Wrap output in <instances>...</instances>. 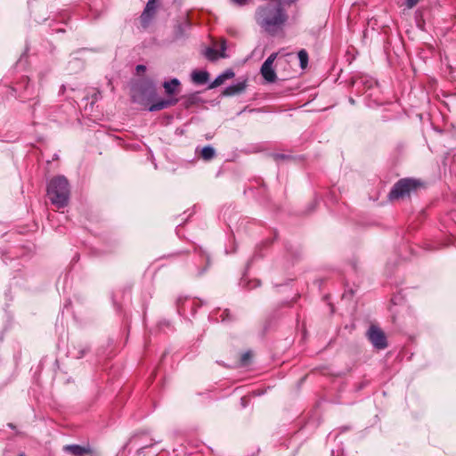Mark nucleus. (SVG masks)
Listing matches in <instances>:
<instances>
[{
	"instance_id": "obj_1",
	"label": "nucleus",
	"mask_w": 456,
	"mask_h": 456,
	"mask_svg": "<svg viewBox=\"0 0 456 456\" xmlns=\"http://www.w3.org/2000/svg\"><path fill=\"white\" fill-rule=\"evenodd\" d=\"M46 195L50 202L58 209L64 208L69 203L70 185L64 175L53 177L46 186Z\"/></svg>"
},
{
	"instance_id": "obj_4",
	"label": "nucleus",
	"mask_w": 456,
	"mask_h": 456,
	"mask_svg": "<svg viewBox=\"0 0 456 456\" xmlns=\"http://www.w3.org/2000/svg\"><path fill=\"white\" fill-rule=\"evenodd\" d=\"M419 184V182L413 179H402L397 182L391 190L389 199L394 200L406 197L410 195V193L415 190Z\"/></svg>"
},
{
	"instance_id": "obj_3",
	"label": "nucleus",
	"mask_w": 456,
	"mask_h": 456,
	"mask_svg": "<svg viewBox=\"0 0 456 456\" xmlns=\"http://www.w3.org/2000/svg\"><path fill=\"white\" fill-rule=\"evenodd\" d=\"M256 19L262 27L280 26L284 24L287 15L282 8L267 5L258 9Z\"/></svg>"
},
{
	"instance_id": "obj_5",
	"label": "nucleus",
	"mask_w": 456,
	"mask_h": 456,
	"mask_svg": "<svg viewBox=\"0 0 456 456\" xmlns=\"http://www.w3.org/2000/svg\"><path fill=\"white\" fill-rule=\"evenodd\" d=\"M160 0H149L140 16V21L142 27H147L154 19L157 10L159 6Z\"/></svg>"
},
{
	"instance_id": "obj_24",
	"label": "nucleus",
	"mask_w": 456,
	"mask_h": 456,
	"mask_svg": "<svg viewBox=\"0 0 456 456\" xmlns=\"http://www.w3.org/2000/svg\"><path fill=\"white\" fill-rule=\"evenodd\" d=\"M205 271H206V268L200 269V270L198 271V273H197V274H198V275H201V274H203V273H204V272H205Z\"/></svg>"
},
{
	"instance_id": "obj_12",
	"label": "nucleus",
	"mask_w": 456,
	"mask_h": 456,
	"mask_svg": "<svg viewBox=\"0 0 456 456\" xmlns=\"http://www.w3.org/2000/svg\"><path fill=\"white\" fill-rule=\"evenodd\" d=\"M246 88V82H238L237 84L227 86L223 94L227 96H232L237 94L241 93Z\"/></svg>"
},
{
	"instance_id": "obj_8",
	"label": "nucleus",
	"mask_w": 456,
	"mask_h": 456,
	"mask_svg": "<svg viewBox=\"0 0 456 456\" xmlns=\"http://www.w3.org/2000/svg\"><path fill=\"white\" fill-rule=\"evenodd\" d=\"M179 101H181V105L186 110H189L201 102L199 93H192L190 94L183 95L179 98Z\"/></svg>"
},
{
	"instance_id": "obj_27",
	"label": "nucleus",
	"mask_w": 456,
	"mask_h": 456,
	"mask_svg": "<svg viewBox=\"0 0 456 456\" xmlns=\"http://www.w3.org/2000/svg\"><path fill=\"white\" fill-rule=\"evenodd\" d=\"M8 427L11 428L12 429L15 428V426L12 423H9Z\"/></svg>"
},
{
	"instance_id": "obj_16",
	"label": "nucleus",
	"mask_w": 456,
	"mask_h": 456,
	"mask_svg": "<svg viewBox=\"0 0 456 456\" xmlns=\"http://www.w3.org/2000/svg\"><path fill=\"white\" fill-rule=\"evenodd\" d=\"M298 60L300 62V67L302 69L306 68L308 64V54L305 50H300L297 53Z\"/></svg>"
},
{
	"instance_id": "obj_22",
	"label": "nucleus",
	"mask_w": 456,
	"mask_h": 456,
	"mask_svg": "<svg viewBox=\"0 0 456 456\" xmlns=\"http://www.w3.org/2000/svg\"><path fill=\"white\" fill-rule=\"evenodd\" d=\"M419 0H405L408 8L414 7Z\"/></svg>"
},
{
	"instance_id": "obj_25",
	"label": "nucleus",
	"mask_w": 456,
	"mask_h": 456,
	"mask_svg": "<svg viewBox=\"0 0 456 456\" xmlns=\"http://www.w3.org/2000/svg\"><path fill=\"white\" fill-rule=\"evenodd\" d=\"M241 404H242L243 407L246 406V398L245 397L241 398Z\"/></svg>"
},
{
	"instance_id": "obj_23",
	"label": "nucleus",
	"mask_w": 456,
	"mask_h": 456,
	"mask_svg": "<svg viewBox=\"0 0 456 456\" xmlns=\"http://www.w3.org/2000/svg\"><path fill=\"white\" fill-rule=\"evenodd\" d=\"M145 70H146V67L144 65L140 64V65L136 66V71L138 74L143 73Z\"/></svg>"
},
{
	"instance_id": "obj_21",
	"label": "nucleus",
	"mask_w": 456,
	"mask_h": 456,
	"mask_svg": "<svg viewBox=\"0 0 456 456\" xmlns=\"http://www.w3.org/2000/svg\"><path fill=\"white\" fill-rule=\"evenodd\" d=\"M289 156L288 155H285V154H280V153H275L273 154V159L276 160V161H279L281 159H288Z\"/></svg>"
},
{
	"instance_id": "obj_26",
	"label": "nucleus",
	"mask_w": 456,
	"mask_h": 456,
	"mask_svg": "<svg viewBox=\"0 0 456 456\" xmlns=\"http://www.w3.org/2000/svg\"><path fill=\"white\" fill-rule=\"evenodd\" d=\"M296 0H285L288 4L294 3Z\"/></svg>"
},
{
	"instance_id": "obj_10",
	"label": "nucleus",
	"mask_w": 456,
	"mask_h": 456,
	"mask_svg": "<svg viewBox=\"0 0 456 456\" xmlns=\"http://www.w3.org/2000/svg\"><path fill=\"white\" fill-rule=\"evenodd\" d=\"M191 81L196 85H204L209 79V74L206 70H193L191 74Z\"/></svg>"
},
{
	"instance_id": "obj_11",
	"label": "nucleus",
	"mask_w": 456,
	"mask_h": 456,
	"mask_svg": "<svg viewBox=\"0 0 456 456\" xmlns=\"http://www.w3.org/2000/svg\"><path fill=\"white\" fill-rule=\"evenodd\" d=\"M260 72H261L262 77L268 83H273L277 79V76H276V73H275L273 66L262 64Z\"/></svg>"
},
{
	"instance_id": "obj_20",
	"label": "nucleus",
	"mask_w": 456,
	"mask_h": 456,
	"mask_svg": "<svg viewBox=\"0 0 456 456\" xmlns=\"http://www.w3.org/2000/svg\"><path fill=\"white\" fill-rule=\"evenodd\" d=\"M231 1L232 4L239 5V6L246 5L249 2V0H231Z\"/></svg>"
},
{
	"instance_id": "obj_9",
	"label": "nucleus",
	"mask_w": 456,
	"mask_h": 456,
	"mask_svg": "<svg viewBox=\"0 0 456 456\" xmlns=\"http://www.w3.org/2000/svg\"><path fill=\"white\" fill-rule=\"evenodd\" d=\"M234 72L232 69H227L222 74L218 75L208 86V89L216 88L224 83L225 80L231 79L234 77Z\"/></svg>"
},
{
	"instance_id": "obj_18",
	"label": "nucleus",
	"mask_w": 456,
	"mask_h": 456,
	"mask_svg": "<svg viewBox=\"0 0 456 456\" xmlns=\"http://www.w3.org/2000/svg\"><path fill=\"white\" fill-rule=\"evenodd\" d=\"M277 55L278 53H272L265 61L263 64H265V65H270V66H273L275 59L277 58Z\"/></svg>"
},
{
	"instance_id": "obj_19",
	"label": "nucleus",
	"mask_w": 456,
	"mask_h": 456,
	"mask_svg": "<svg viewBox=\"0 0 456 456\" xmlns=\"http://www.w3.org/2000/svg\"><path fill=\"white\" fill-rule=\"evenodd\" d=\"M250 357H251V354H250V352H246V353H244V354L241 355V359H240V360H241V362H242L243 364H247V363H248V360L250 359Z\"/></svg>"
},
{
	"instance_id": "obj_7",
	"label": "nucleus",
	"mask_w": 456,
	"mask_h": 456,
	"mask_svg": "<svg viewBox=\"0 0 456 456\" xmlns=\"http://www.w3.org/2000/svg\"><path fill=\"white\" fill-rule=\"evenodd\" d=\"M63 452L72 456H85L92 452L89 445L81 446L79 444H68L63 446Z\"/></svg>"
},
{
	"instance_id": "obj_13",
	"label": "nucleus",
	"mask_w": 456,
	"mask_h": 456,
	"mask_svg": "<svg viewBox=\"0 0 456 456\" xmlns=\"http://www.w3.org/2000/svg\"><path fill=\"white\" fill-rule=\"evenodd\" d=\"M25 93L27 94L26 95H20L22 101H29L38 96V93L36 92L35 87L30 86L28 82L26 85Z\"/></svg>"
},
{
	"instance_id": "obj_2",
	"label": "nucleus",
	"mask_w": 456,
	"mask_h": 456,
	"mask_svg": "<svg viewBox=\"0 0 456 456\" xmlns=\"http://www.w3.org/2000/svg\"><path fill=\"white\" fill-rule=\"evenodd\" d=\"M162 86L164 88L167 98L159 99L151 104L148 108V110L151 112L167 109L176 105L179 102V98L177 97L181 92V82L179 79L174 77L170 80L164 81Z\"/></svg>"
},
{
	"instance_id": "obj_6",
	"label": "nucleus",
	"mask_w": 456,
	"mask_h": 456,
	"mask_svg": "<svg viewBox=\"0 0 456 456\" xmlns=\"http://www.w3.org/2000/svg\"><path fill=\"white\" fill-rule=\"evenodd\" d=\"M367 336L374 347L384 349L387 346L385 333L379 327L371 326L367 332Z\"/></svg>"
},
{
	"instance_id": "obj_14",
	"label": "nucleus",
	"mask_w": 456,
	"mask_h": 456,
	"mask_svg": "<svg viewBox=\"0 0 456 456\" xmlns=\"http://www.w3.org/2000/svg\"><path fill=\"white\" fill-rule=\"evenodd\" d=\"M204 56L209 61H216L219 57H224V54L218 53L217 50L212 47H207L203 53Z\"/></svg>"
},
{
	"instance_id": "obj_28",
	"label": "nucleus",
	"mask_w": 456,
	"mask_h": 456,
	"mask_svg": "<svg viewBox=\"0 0 456 456\" xmlns=\"http://www.w3.org/2000/svg\"><path fill=\"white\" fill-rule=\"evenodd\" d=\"M222 50H223V51H224V50H225V46H224V45H223V46H222Z\"/></svg>"
},
{
	"instance_id": "obj_15",
	"label": "nucleus",
	"mask_w": 456,
	"mask_h": 456,
	"mask_svg": "<svg viewBox=\"0 0 456 456\" xmlns=\"http://www.w3.org/2000/svg\"><path fill=\"white\" fill-rule=\"evenodd\" d=\"M201 158L205 160H210L212 159L215 155H216V151L214 150L213 147L211 146H205L202 150H201Z\"/></svg>"
},
{
	"instance_id": "obj_17",
	"label": "nucleus",
	"mask_w": 456,
	"mask_h": 456,
	"mask_svg": "<svg viewBox=\"0 0 456 456\" xmlns=\"http://www.w3.org/2000/svg\"><path fill=\"white\" fill-rule=\"evenodd\" d=\"M219 317L221 319V322H223L232 321L234 319L232 314H231L230 310H228V309L224 310L221 313Z\"/></svg>"
}]
</instances>
